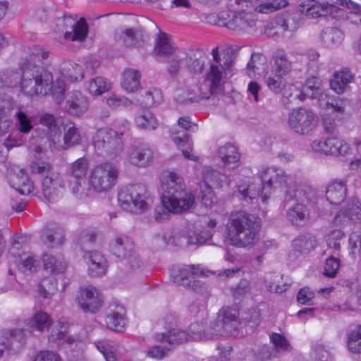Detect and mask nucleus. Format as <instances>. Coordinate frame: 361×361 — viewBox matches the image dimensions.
I'll return each mask as SVG.
<instances>
[{
  "label": "nucleus",
  "instance_id": "58836bf2",
  "mask_svg": "<svg viewBox=\"0 0 361 361\" xmlns=\"http://www.w3.org/2000/svg\"><path fill=\"white\" fill-rule=\"evenodd\" d=\"M61 73L63 77L70 82H75L83 78L84 71L80 66L68 61L63 63L61 68Z\"/></svg>",
  "mask_w": 361,
  "mask_h": 361
},
{
  "label": "nucleus",
  "instance_id": "a878e982",
  "mask_svg": "<svg viewBox=\"0 0 361 361\" xmlns=\"http://www.w3.org/2000/svg\"><path fill=\"white\" fill-rule=\"evenodd\" d=\"M302 23V14L300 8L292 12H286L276 18V24L283 31L295 32Z\"/></svg>",
  "mask_w": 361,
  "mask_h": 361
},
{
  "label": "nucleus",
  "instance_id": "37998d69",
  "mask_svg": "<svg viewBox=\"0 0 361 361\" xmlns=\"http://www.w3.org/2000/svg\"><path fill=\"white\" fill-rule=\"evenodd\" d=\"M318 80L314 78H308L305 85L302 87V92L305 97L310 99H323L326 95L321 92L318 85Z\"/></svg>",
  "mask_w": 361,
  "mask_h": 361
},
{
  "label": "nucleus",
  "instance_id": "e433bc0d",
  "mask_svg": "<svg viewBox=\"0 0 361 361\" xmlns=\"http://www.w3.org/2000/svg\"><path fill=\"white\" fill-rule=\"evenodd\" d=\"M274 71L279 75H286L292 70V63L283 50H277L272 56Z\"/></svg>",
  "mask_w": 361,
  "mask_h": 361
},
{
  "label": "nucleus",
  "instance_id": "0eeeda50",
  "mask_svg": "<svg viewBox=\"0 0 361 361\" xmlns=\"http://www.w3.org/2000/svg\"><path fill=\"white\" fill-rule=\"evenodd\" d=\"M241 6L242 10L238 13H221L219 24L232 30L247 31L253 27L257 22L254 12V5L250 0H235Z\"/></svg>",
  "mask_w": 361,
  "mask_h": 361
},
{
  "label": "nucleus",
  "instance_id": "ddd939ff",
  "mask_svg": "<svg viewBox=\"0 0 361 361\" xmlns=\"http://www.w3.org/2000/svg\"><path fill=\"white\" fill-rule=\"evenodd\" d=\"M164 319L165 328L167 331L164 333L156 334L154 338L157 341L166 342L171 345H178L190 341V335L189 333L173 327L176 323L175 318L173 317H166Z\"/></svg>",
  "mask_w": 361,
  "mask_h": 361
},
{
  "label": "nucleus",
  "instance_id": "6e6d98bb",
  "mask_svg": "<svg viewBox=\"0 0 361 361\" xmlns=\"http://www.w3.org/2000/svg\"><path fill=\"white\" fill-rule=\"evenodd\" d=\"M71 190L73 195L76 198L84 200L90 196L92 188L90 187L88 183L87 185L85 179H78L75 180Z\"/></svg>",
  "mask_w": 361,
  "mask_h": 361
},
{
  "label": "nucleus",
  "instance_id": "79ce46f5",
  "mask_svg": "<svg viewBox=\"0 0 361 361\" xmlns=\"http://www.w3.org/2000/svg\"><path fill=\"white\" fill-rule=\"evenodd\" d=\"M115 136H111L108 140V145L106 147L104 154L110 158H116L119 156L123 150V142L122 140L123 133L115 130Z\"/></svg>",
  "mask_w": 361,
  "mask_h": 361
},
{
  "label": "nucleus",
  "instance_id": "473e14b6",
  "mask_svg": "<svg viewBox=\"0 0 361 361\" xmlns=\"http://www.w3.org/2000/svg\"><path fill=\"white\" fill-rule=\"evenodd\" d=\"M141 73L138 70L128 68L122 75L121 86L128 92H134L140 88Z\"/></svg>",
  "mask_w": 361,
  "mask_h": 361
},
{
  "label": "nucleus",
  "instance_id": "aec40b11",
  "mask_svg": "<svg viewBox=\"0 0 361 361\" xmlns=\"http://www.w3.org/2000/svg\"><path fill=\"white\" fill-rule=\"evenodd\" d=\"M66 111L73 116H80L88 109V102L85 96L79 91H72L66 96Z\"/></svg>",
  "mask_w": 361,
  "mask_h": 361
},
{
  "label": "nucleus",
  "instance_id": "4d7b16f0",
  "mask_svg": "<svg viewBox=\"0 0 361 361\" xmlns=\"http://www.w3.org/2000/svg\"><path fill=\"white\" fill-rule=\"evenodd\" d=\"M39 263L32 256L23 254L20 256L18 267L23 273H32L37 271Z\"/></svg>",
  "mask_w": 361,
  "mask_h": 361
},
{
  "label": "nucleus",
  "instance_id": "2f4dec72",
  "mask_svg": "<svg viewBox=\"0 0 361 361\" xmlns=\"http://www.w3.org/2000/svg\"><path fill=\"white\" fill-rule=\"evenodd\" d=\"M204 186V187H218L221 188L224 184H228L231 179L224 173L219 171L207 168L203 173Z\"/></svg>",
  "mask_w": 361,
  "mask_h": 361
},
{
  "label": "nucleus",
  "instance_id": "bf43d9fd",
  "mask_svg": "<svg viewBox=\"0 0 361 361\" xmlns=\"http://www.w3.org/2000/svg\"><path fill=\"white\" fill-rule=\"evenodd\" d=\"M288 5L286 0H281L278 1L274 0L270 2L263 3L257 6H254V11L262 13H270L281 8H284Z\"/></svg>",
  "mask_w": 361,
  "mask_h": 361
},
{
  "label": "nucleus",
  "instance_id": "6ab92c4d",
  "mask_svg": "<svg viewBox=\"0 0 361 361\" xmlns=\"http://www.w3.org/2000/svg\"><path fill=\"white\" fill-rule=\"evenodd\" d=\"M207 59L205 52L201 49H193L188 53L184 52L185 68L193 75L202 73Z\"/></svg>",
  "mask_w": 361,
  "mask_h": 361
},
{
  "label": "nucleus",
  "instance_id": "412c9836",
  "mask_svg": "<svg viewBox=\"0 0 361 361\" xmlns=\"http://www.w3.org/2000/svg\"><path fill=\"white\" fill-rule=\"evenodd\" d=\"M11 186L21 195H28L33 190V184L23 169H15L8 174Z\"/></svg>",
  "mask_w": 361,
  "mask_h": 361
},
{
  "label": "nucleus",
  "instance_id": "dca6fc26",
  "mask_svg": "<svg viewBox=\"0 0 361 361\" xmlns=\"http://www.w3.org/2000/svg\"><path fill=\"white\" fill-rule=\"evenodd\" d=\"M299 7L301 14L310 18L326 17L329 15L334 17V13H338L340 10L334 5L321 4L315 0H306Z\"/></svg>",
  "mask_w": 361,
  "mask_h": 361
},
{
  "label": "nucleus",
  "instance_id": "13d9d810",
  "mask_svg": "<svg viewBox=\"0 0 361 361\" xmlns=\"http://www.w3.org/2000/svg\"><path fill=\"white\" fill-rule=\"evenodd\" d=\"M142 104L150 107L161 102L163 97L160 90L152 87L145 92Z\"/></svg>",
  "mask_w": 361,
  "mask_h": 361
},
{
  "label": "nucleus",
  "instance_id": "1a4fd4ad",
  "mask_svg": "<svg viewBox=\"0 0 361 361\" xmlns=\"http://www.w3.org/2000/svg\"><path fill=\"white\" fill-rule=\"evenodd\" d=\"M317 116L311 110L297 108L288 114V124L298 135H308L317 126Z\"/></svg>",
  "mask_w": 361,
  "mask_h": 361
},
{
  "label": "nucleus",
  "instance_id": "09e8293b",
  "mask_svg": "<svg viewBox=\"0 0 361 361\" xmlns=\"http://www.w3.org/2000/svg\"><path fill=\"white\" fill-rule=\"evenodd\" d=\"M87 89L91 94L101 95L111 89V83L102 77H96L90 80Z\"/></svg>",
  "mask_w": 361,
  "mask_h": 361
},
{
  "label": "nucleus",
  "instance_id": "39448f33",
  "mask_svg": "<svg viewBox=\"0 0 361 361\" xmlns=\"http://www.w3.org/2000/svg\"><path fill=\"white\" fill-rule=\"evenodd\" d=\"M262 187L257 188L255 184L238 185V192L242 199L246 202H251L261 196L262 200L266 202L272 190L285 184L286 176L283 169L276 167H267L260 175Z\"/></svg>",
  "mask_w": 361,
  "mask_h": 361
},
{
  "label": "nucleus",
  "instance_id": "603ef678",
  "mask_svg": "<svg viewBox=\"0 0 361 361\" xmlns=\"http://www.w3.org/2000/svg\"><path fill=\"white\" fill-rule=\"evenodd\" d=\"M315 246V240L305 235H299L293 241V248L300 252H310L314 250Z\"/></svg>",
  "mask_w": 361,
  "mask_h": 361
},
{
  "label": "nucleus",
  "instance_id": "6e6552de",
  "mask_svg": "<svg viewBox=\"0 0 361 361\" xmlns=\"http://www.w3.org/2000/svg\"><path fill=\"white\" fill-rule=\"evenodd\" d=\"M119 175L118 168L111 162L94 166L88 175V184L92 190L101 193L111 190L116 184Z\"/></svg>",
  "mask_w": 361,
  "mask_h": 361
},
{
  "label": "nucleus",
  "instance_id": "680f3d73",
  "mask_svg": "<svg viewBox=\"0 0 361 361\" xmlns=\"http://www.w3.org/2000/svg\"><path fill=\"white\" fill-rule=\"evenodd\" d=\"M283 76L276 73L274 75H269L266 78V83L269 89L275 94L281 93L285 87V81Z\"/></svg>",
  "mask_w": 361,
  "mask_h": 361
},
{
  "label": "nucleus",
  "instance_id": "864d4df0",
  "mask_svg": "<svg viewBox=\"0 0 361 361\" xmlns=\"http://www.w3.org/2000/svg\"><path fill=\"white\" fill-rule=\"evenodd\" d=\"M57 290L56 280L53 276L45 277L39 283L38 291L43 298H49Z\"/></svg>",
  "mask_w": 361,
  "mask_h": 361
},
{
  "label": "nucleus",
  "instance_id": "c756f323",
  "mask_svg": "<svg viewBox=\"0 0 361 361\" xmlns=\"http://www.w3.org/2000/svg\"><path fill=\"white\" fill-rule=\"evenodd\" d=\"M346 192L347 188L344 181H335L327 186L326 197L331 204H339L345 199Z\"/></svg>",
  "mask_w": 361,
  "mask_h": 361
},
{
  "label": "nucleus",
  "instance_id": "f8f14e48",
  "mask_svg": "<svg viewBox=\"0 0 361 361\" xmlns=\"http://www.w3.org/2000/svg\"><path fill=\"white\" fill-rule=\"evenodd\" d=\"M209 274H214V272L210 270L205 271L200 265H183L174 267L171 271L172 281L185 288L190 286V282L197 276H207Z\"/></svg>",
  "mask_w": 361,
  "mask_h": 361
},
{
  "label": "nucleus",
  "instance_id": "9b49d317",
  "mask_svg": "<svg viewBox=\"0 0 361 361\" xmlns=\"http://www.w3.org/2000/svg\"><path fill=\"white\" fill-rule=\"evenodd\" d=\"M155 157L154 149L146 143L132 145L127 154L128 162L140 168H146L150 166L154 162Z\"/></svg>",
  "mask_w": 361,
  "mask_h": 361
},
{
  "label": "nucleus",
  "instance_id": "3c124183",
  "mask_svg": "<svg viewBox=\"0 0 361 361\" xmlns=\"http://www.w3.org/2000/svg\"><path fill=\"white\" fill-rule=\"evenodd\" d=\"M22 78V66L20 71L6 70L0 75V82L3 86L16 87Z\"/></svg>",
  "mask_w": 361,
  "mask_h": 361
},
{
  "label": "nucleus",
  "instance_id": "4468645a",
  "mask_svg": "<svg viewBox=\"0 0 361 361\" xmlns=\"http://www.w3.org/2000/svg\"><path fill=\"white\" fill-rule=\"evenodd\" d=\"M239 312L234 307H222L216 319L225 336H236L238 334Z\"/></svg>",
  "mask_w": 361,
  "mask_h": 361
},
{
  "label": "nucleus",
  "instance_id": "5fc2aeb1",
  "mask_svg": "<svg viewBox=\"0 0 361 361\" xmlns=\"http://www.w3.org/2000/svg\"><path fill=\"white\" fill-rule=\"evenodd\" d=\"M347 346L353 353H361V325L357 326L349 333Z\"/></svg>",
  "mask_w": 361,
  "mask_h": 361
},
{
  "label": "nucleus",
  "instance_id": "cd10ccee",
  "mask_svg": "<svg viewBox=\"0 0 361 361\" xmlns=\"http://www.w3.org/2000/svg\"><path fill=\"white\" fill-rule=\"evenodd\" d=\"M268 71V63L264 55L259 53L252 54L247 65V73L250 78H259Z\"/></svg>",
  "mask_w": 361,
  "mask_h": 361
},
{
  "label": "nucleus",
  "instance_id": "f03ea898",
  "mask_svg": "<svg viewBox=\"0 0 361 361\" xmlns=\"http://www.w3.org/2000/svg\"><path fill=\"white\" fill-rule=\"evenodd\" d=\"M49 51L42 47L35 45L31 49L30 58L39 61L47 60ZM52 74L44 68L37 66L31 60H27L22 65V78L20 82V92L27 97L47 94L51 89Z\"/></svg>",
  "mask_w": 361,
  "mask_h": 361
},
{
  "label": "nucleus",
  "instance_id": "8fccbe9b",
  "mask_svg": "<svg viewBox=\"0 0 361 361\" xmlns=\"http://www.w3.org/2000/svg\"><path fill=\"white\" fill-rule=\"evenodd\" d=\"M155 51L159 56H167L173 54L175 47L166 33L160 32L157 37Z\"/></svg>",
  "mask_w": 361,
  "mask_h": 361
},
{
  "label": "nucleus",
  "instance_id": "c03bdc74",
  "mask_svg": "<svg viewBox=\"0 0 361 361\" xmlns=\"http://www.w3.org/2000/svg\"><path fill=\"white\" fill-rule=\"evenodd\" d=\"M310 209L300 204H295L287 213L288 219L296 226H302L307 219Z\"/></svg>",
  "mask_w": 361,
  "mask_h": 361
},
{
  "label": "nucleus",
  "instance_id": "7ed1b4c3",
  "mask_svg": "<svg viewBox=\"0 0 361 361\" xmlns=\"http://www.w3.org/2000/svg\"><path fill=\"white\" fill-rule=\"evenodd\" d=\"M260 219L244 211L232 212L226 224L231 244L238 247H252L259 240Z\"/></svg>",
  "mask_w": 361,
  "mask_h": 361
},
{
  "label": "nucleus",
  "instance_id": "de8ad7c7",
  "mask_svg": "<svg viewBox=\"0 0 361 361\" xmlns=\"http://www.w3.org/2000/svg\"><path fill=\"white\" fill-rule=\"evenodd\" d=\"M90 163L85 157H81L71 164L70 173L75 180L85 179Z\"/></svg>",
  "mask_w": 361,
  "mask_h": 361
},
{
  "label": "nucleus",
  "instance_id": "72a5a7b5",
  "mask_svg": "<svg viewBox=\"0 0 361 361\" xmlns=\"http://www.w3.org/2000/svg\"><path fill=\"white\" fill-rule=\"evenodd\" d=\"M42 262L44 269L52 274L63 273L66 269V262L61 256L44 254Z\"/></svg>",
  "mask_w": 361,
  "mask_h": 361
},
{
  "label": "nucleus",
  "instance_id": "423d86ee",
  "mask_svg": "<svg viewBox=\"0 0 361 361\" xmlns=\"http://www.w3.org/2000/svg\"><path fill=\"white\" fill-rule=\"evenodd\" d=\"M118 201L124 210L140 214L148 209L152 197L145 185L135 183L123 188L118 192Z\"/></svg>",
  "mask_w": 361,
  "mask_h": 361
},
{
  "label": "nucleus",
  "instance_id": "4c0bfd02",
  "mask_svg": "<svg viewBox=\"0 0 361 361\" xmlns=\"http://www.w3.org/2000/svg\"><path fill=\"white\" fill-rule=\"evenodd\" d=\"M115 130L109 128H102L97 131L92 137V145L98 154L104 155L108 140L115 136Z\"/></svg>",
  "mask_w": 361,
  "mask_h": 361
},
{
  "label": "nucleus",
  "instance_id": "774afa93",
  "mask_svg": "<svg viewBox=\"0 0 361 361\" xmlns=\"http://www.w3.org/2000/svg\"><path fill=\"white\" fill-rule=\"evenodd\" d=\"M12 115L17 117L19 130L21 133H27L32 128L31 120L25 113L16 109Z\"/></svg>",
  "mask_w": 361,
  "mask_h": 361
},
{
  "label": "nucleus",
  "instance_id": "9d476101",
  "mask_svg": "<svg viewBox=\"0 0 361 361\" xmlns=\"http://www.w3.org/2000/svg\"><path fill=\"white\" fill-rule=\"evenodd\" d=\"M65 183L57 171L47 173L42 180V191L44 197L51 203L58 202L63 196Z\"/></svg>",
  "mask_w": 361,
  "mask_h": 361
},
{
  "label": "nucleus",
  "instance_id": "4be33fe9",
  "mask_svg": "<svg viewBox=\"0 0 361 361\" xmlns=\"http://www.w3.org/2000/svg\"><path fill=\"white\" fill-rule=\"evenodd\" d=\"M64 22L66 26L69 25L71 27V31H66L64 34L66 39L80 42L85 39L88 32V25L84 18L75 21L71 16L65 17Z\"/></svg>",
  "mask_w": 361,
  "mask_h": 361
},
{
  "label": "nucleus",
  "instance_id": "49530a36",
  "mask_svg": "<svg viewBox=\"0 0 361 361\" xmlns=\"http://www.w3.org/2000/svg\"><path fill=\"white\" fill-rule=\"evenodd\" d=\"M135 123L139 128L147 130H155L159 124L155 116L150 111H145L136 116Z\"/></svg>",
  "mask_w": 361,
  "mask_h": 361
},
{
  "label": "nucleus",
  "instance_id": "2eb2a0df",
  "mask_svg": "<svg viewBox=\"0 0 361 361\" xmlns=\"http://www.w3.org/2000/svg\"><path fill=\"white\" fill-rule=\"evenodd\" d=\"M312 149L325 154L334 156L345 155L350 148L347 143L337 137H328L324 140H314L312 144Z\"/></svg>",
  "mask_w": 361,
  "mask_h": 361
},
{
  "label": "nucleus",
  "instance_id": "052dcab7",
  "mask_svg": "<svg viewBox=\"0 0 361 361\" xmlns=\"http://www.w3.org/2000/svg\"><path fill=\"white\" fill-rule=\"evenodd\" d=\"M63 140L66 147H72L80 143L81 136L78 129L75 125H71L66 128Z\"/></svg>",
  "mask_w": 361,
  "mask_h": 361
},
{
  "label": "nucleus",
  "instance_id": "f3484780",
  "mask_svg": "<svg viewBox=\"0 0 361 361\" xmlns=\"http://www.w3.org/2000/svg\"><path fill=\"white\" fill-rule=\"evenodd\" d=\"M77 300L80 307L85 312H94L102 304L100 293L92 286L81 288Z\"/></svg>",
  "mask_w": 361,
  "mask_h": 361
},
{
  "label": "nucleus",
  "instance_id": "e2e57ef3",
  "mask_svg": "<svg viewBox=\"0 0 361 361\" xmlns=\"http://www.w3.org/2000/svg\"><path fill=\"white\" fill-rule=\"evenodd\" d=\"M360 203L358 199L355 197L350 198L344 210V214L350 219H360L361 209L360 207Z\"/></svg>",
  "mask_w": 361,
  "mask_h": 361
},
{
  "label": "nucleus",
  "instance_id": "f257e3e1",
  "mask_svg": "<svg viewBox=\"0 0 361 361\" xmlns=\"http://www.w3.org/2000/svg\"><path fill=\"white\" fill-rule=\"evenodd\" d=\"M213 60L210 62L209 71L206 75V82L208 83L202 84L197 91L200 92L196 95L195 90H185L184 93L188 94L187 98L178 97L177 101L180 103L198 102L204 99H209L210 96H216L221 92V80L223 75H227L230 71L233 61L231 56L228 54H220L219 48L216 47L212 51Z\"/></svg>",
  "mask_w": 361,
  "mask_h": 361
},
{
  "label": "nucleus",
  "instance_id": "a18cd8bd",
  "mask_svg": "<svg viewBox=\"0 0 361 361\" xmlns=\"http://www.w3.org/2000/svg\"><path fill=\"white\" fill-rule=\"evenodd\" d=\"M305 99L302 90L296 84L288 85L283 93L282 102L285 105L295 104L298 100L302 102Z\"/></svg>",
  "mask_w": 361,
  "mask_h": 361
},
{
  "label": "nucleus",
  "instance_id": "bb28decb",
  "mask_svg": "<svg viewBox=\"0 0 361 361\" xmlns=\"http://www.w3.org/2000/svg\"><path fill=\"white\" fill-rule=\"evenodd\" d=\"M14 110V102L11 98L0 99V137L8 132L12 123L11 117Z\"/></svg>",
  "mask_w": 361,
  "mask_h": 361
},
{
  "label": "nucleus",
  "instance_id": "7c9ffc66",
  "mask_svg": "<svg viewBox=\"0 0 361 361\" xmlns=\"http://www.w3.org/2000/svg\"><path fill=\"white\" fill-rule=\"evenodd\" d=\"M353 78V75L348 69L336 73L330 80L331 88L335 92L342 94L348 89V85L352 82Z\"/></svg>",
  "mask_w": 361,
  "mask_h": 361
},
{
  "label": "nucleus",
  "instance_id": "69168bd1",
  "mask_svg": "<svg viewBox=\"0 0 361 361\" xmlns=\"http://www.w3.org/2000/svg\"><path fill=\"white\" fill-rule=\"evenodd\" d=\"M51 324V319L44 312L39 311L36 312L32 318V326L38 331L48 328Z\"/></svg>",
  "mask_w": 361,
  "mask_h": 361
},
{
  "label": "nucleus",
  "instance_id": "ea45409f",
  "mask_svg": "<svg viewBox=\"0 0 361 361\" xmlns=\"http://www.w3.org/2000/svg\"><path fill=\"white\" fill-rule=\"evenodd\" d=\"M343 37V33L336 27H326L321 33V40L328 47L340 44Z\"/></svg>",
  "mask_w": 361,
  "mask_h": 361
},
{
  "label": "nucleus",
  "instance_id": "a19ab883",
  "mask_svg": "<svg viewBox=\"0 0 361 361\" xmlns=\"http://www.w3.org/2000/svg\"><path fill=\"white\" fill-rule=\"evenodd\" d=\"M183 68H185L184 52L179 51L168 61L166 71L170 78L176 79Z\"/></svg>",
  "mask_w": 361,
  "mask_h": 361
},
{
  "label": "nucleus",
  "instance_id": "f704fd0d",
  "mask_svg": "<svg viewBox=\"0 0 361 361\" xmlns=\"http://www.w3.org/2000/svg\"><path fill=\"white\" fill-rule=\"evenodd\" d=\"M142 32L141 30L128 28L124 31L116 32V40L120 41L126 47H133L139 44L140 40H142Z\"/></svg>",
  "mask_w": 361,
  "mask_h": 361
},
{
  "label": "nucleus",
  "instance_id": "5701e85b",
  "mask_svg": "<svg viewBox=\"0 0 361 361\" xmlns=\"http://www.w3.org/2000/svg\"><path fill=\"white\" fill-rule=\"evenodd\" d=\"M133 241L128 236H116L110 243L111 253L118 259H126L134 254Z\"/></svg>",
  "mask_w": 361,
  "mask_h": 361
},
{
  "label": "nucleus",
  "instance_id": "0e129e2a",
  "mask_svg": "<svg viewBox=\"0 0 361 361\" xmlns=\"http://www.w3.org/2000/svg\"><path fill=\"white\" fill-rule=\"evenodd\" d=\"M39 123L47 128L52 133H57L59 131V126L54 115L49 113H42L39 115Z\"/></svg>",
  "mask_w": 361,
  "mask_h": 361
},
{
  "label": "nucleus",
  "instance_id": "20e7f679",
  "mask_svg": "<svg viewBox=\"0 0 361 361\" xmlns=\"http://www.w3.org/2000/svg\"><path fill=\"white\" fill-rule=\"evenodd\" d=\"M164 194L161 202L173 214L188 210L195 202V196L186 190L183 178L175 172H169L162 184Z\"/></svg>",
  "mask_w": 361,
  "mask_h": 361
},
{
  "label": "nucleus",
  "instance_id": "c85d7f7f",
  "mask_svg": "<svg viewBox=\"0 0 361 361\" xmlns=\"http://www.w3.org/2000/svg\"><path fill=\"white\" fill-rule=\"evenodd\" d=\"M125 312L123 306H111V310L106 317L107 327L115 331H122L126 324Z\"/></svg>",
  "mask_w": 361,
  "mask_h": 361
},
{
  "label": "nucleus",
  "instance_id": "c9c22d12",
  "mask_svg": "<svg viewBox=\"0 0 361 361\" xmlns=\"http://www.w3.org/2000/svg\"><path fill=\"white\" fill-rule=\"evenodd\" d=\"M42 240L49 247H56L61 245L64 242V232L59 226H53L47 228L43 233Z\"/></svg>",
  "mask_w": 361,
  "mask_h": 361
},
{
  "label": "nucleus",
  "instance_id": "a211bd4d",
  "mask_svg": "<svg viewBox=\"0 0 361 361\" xmlns=\"http://www.w3.org/2000/svg\"><path fill=\"white\" fill-rule=\"evenodd\" d=\"M294 197L298 204L310 209H314L322 195L313 187L306 183H300L294 190Z\"/></svg>",
  "mask_w": 361,
  "mask_h": 361
},
{
  "label": "nucleus",
  "instance_id": "338daca9",
  "mask_svg": "<svg viewBox=\"0 0 361 361\" xmlns=\"http://www.w3.org/2000/svg\"><path fill=\"white\" fill-rule=\"evenodd\" d=\"M51 89L48 92H51L54 96L56 103H61L64 99V92L66 91V84L62 80H56L54 83L50 84Z\"/></svg>",
  "mask_w": 361,
  "mask_h": 361
},
{
  "label": "nucleus",
  "instance_id": "b1692460",
  "mask_svg": "<svg viewBox=\"0 0 361 361\" xmlns=\"http://www.w3.org/2000/svg\"><path fill=\"white\" fill-rule=\"evenodd\" d=\"M218 157L223 162L224 166L228 169L234 170L240 165V154L237 147L231 143H226L219 147Z\"/></svg>",
  "mask_w": 361,
  "mask_h": 361
},
{
  "label": "nucleus",
  "instance_id": "393cba45",
  "mask_svg": "<svg viewBox=\"0 0 361 361\" xmlns=\"http://www.w3.org/2000/svg\"><path fill=\"white\" fill-rule=\"evenodd\" d=\"M84 258L88 262L90 275L92 276H100L106 273L107 263L104 257L99 252H86Z\"/></svg>",
  "mask_w": 361,
  "mask_h": 361
}]
</instances>
